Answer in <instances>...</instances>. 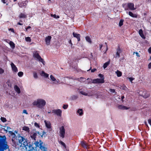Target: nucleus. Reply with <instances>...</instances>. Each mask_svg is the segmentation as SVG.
I'll return each instance as SVG.
<instances>
[{"mask_svg":"<svg viewBox=\"0 0 151 151\" xmlns=\"http://www.w3.org/2000/svg\"><path fill=\"white\" fill-rule=\"evenodd\" d=\"M18 139L19 141V144L18 145L19 146V149L22 151H24L26 148L29 145L27 139L20 136H18Z\"/></svg>","mask_w":151,"mask_h":151,"instance_id":"obj_1","label":"nucleus"},{"mask_svg":"<svg viewBox=\"0 0 151 151\" xmlns=\"http://www.w3.org/2000/svg\"><path fill=\"white\" fill-rule=\"evenodd\" d=\"M46 104L45 101L42 99H38L34 101L32 104L38 108L42 109L43 108Z\"/></svg>","mask_w":151,"mask_h":151,"instance_id":"obj_2","label":"nucleus"},{"mask_svg":"<svg viewBox=\"0 0 151 151\" xmlns=\"http://www.w3.org/2000/svg\"><path fill=\"white\" fill-rule=\"evenodd\" d=\"M34 144L35 145L36 148L37 147H39L42 151H47V147L42 145L43 142L41 140H38L35 141Z\"/></svg>","mask_w":151,"mask_h":151,"instance_id":"obj_3","label":"nucleus"},{"mask_svg":"<svg viewBox=\"0 0 151 151\" xmlns=\"http://www.w3.org/2000/svg\"><path fill=\"white\" fill-rule=\"evenodd\" d=\"M122 6L125 10H127L129 9L130 10H133L136 9L134 7V5L133 3H129L122 4Z\"/></svg>","mask_w":151,"mask_h":151,"instance_id":"obj_4","label":"nucleus"},{"mask_svg":"<svg viewBox=\"0 0 151 151\" xmlns=\"http://www.w3.org/2000/svg\"><path fill=\"white\" fill-rule=\"evenodd\" d=\"M44 134H45V133L43 132V134L41 135L40 134L39 132L38 131H33V132H32L30 134V137L32 139L36 140V139L37 136H39V137H40V136L42 137Z\"/></svg>","mask_w":151,"mask_h":151,"instance_id":"obj_5","label":"nucleus"},{"mask_svg":"<svg viewBox=\"0 0 151 151\" xmlns=\"http://www.w3.org/2000/svg\"><path fill=\"white\" fill-rule=\"evenodd\" d=\"M9 133L12 136V145L15 147H17V137L15 136L14 133L12 132H9Z\"/></svg>","mask_w":151,"mask_h":151,"instance_id":"obj_6","label":"nucleus"},{"mask_svg":"<svg viewBox=\"0 0 151 151\" xmlns=\"http://www.w3.org/2000/svg\"><path fill=\"white\" fill-rule=\"evenodd\" d=\"M33 57L36 60L42 63L44 65H45V62L37 52H35L34 53Z\"/></svg>","mask_w":151,"mask_h":151,"instance_id":"obj_7","label":"nucleus"},{"mask_svg":"<svg viewBox=\"0 0 151 151\" xmlns=\"http://www.w3.org/2000/svg\"><path fill=\"white\" fill-rule=\"evenodd\" d=\"M52 112L53 115H56L58 117H61L62 116V111L60 109H53Z\"/></svg>","mask_w":151,"mask_h":151,"instance_id":"obj_8","label":"nucleus"},{"mask_svg":"<svg viewBox=\"0 0 151 151\" xmlns=\"http://www.w3.org/2000/svg\"><path fill=\"white\" fill-rule=\"evenodd\" d=\"M60 136L61 137L63 138L65 137V129L64 126H62L59 128Z\"/></svg>","mask_w":151,"mask_h":151,"instance_id":"obj_9","label":"nucleus"},{"mask_svg":"<svg viewBox=\"0 0 151 151\" xmlns=\"http://www.w3.org/2000/svg\"><path fill=\"white\" fill-rule=\"evenodd\" d=\"M50 81L53 82V84H58L60 83L59 80L58 79H56L52 75H50Z\"/></svg>","mask_w":151,"mask_h":151,"instance_id":"obj_10","label":"nucleus"},{"mask_svg":"<svg viewBox=\"0 0 151 151\" xmlns=\"http://www.w3.org/2000/svg\"><path fill=\"white\" fill-rule=\"evenodd\" d=\"M33 145L29 144V146H27L24 151H37L36 147H35L33 146Z\"/></svg>","mask_w":151,"mask_h":151,"instance_id":"obj_11","label":"nucleus"},{"mask_svg":"<svg viewBox=\"0 0 151 151\" xmlns=\"http://www.w3.org/2000/svg\"><path fill=\"white\" fill-rule=\"evenodd\" d=\"M104 82V78H96L93 79L92 81V83H103Z\"/></svg>","mask_w":151,"mask_h":151,"instance_id":"obj_12","label":"nucleus"},{"mask_svg":"<svg viewBox=\"0 0 151 151\" xmlns=\"http://www.w3.org/2000/svg\"><path fill=\"white\" fill-rule=\"evenodd\" d=\"M142 91H140L139 92V95H141L143 96L144 98H147L149 95L148 93L146 91H144L142 93Z\"/></svg>","mask_w":151,"mask_h":151,"instance_id":"obj_13","label":"nucleus"},{"mask_svg":"<svg viewBox=\"0 0 151 151\" xmlns=\"http://www.w3.org/2000/svg\"><path fill=\"white\" fill-rule=\"evenodd\" d=\"M8 146L6 145L5 147H3L2 145L0 144V151H9Z\"/></svg>","mask_w":151,"mask_h":151,"instance_id":"obj_14","label":"nucleus"},{"mask_svg":"<svg viewBox=\"0 0 151 151\" xmlns=\"http://www.w3.org/2000/svg\"><path fill=\"white\" fill-rule=\"evenodd\" d=\"M122 51L119 47H118L116 49V52L115 56V58H119L120 57V54L122 52Z\"/></svg>","mask_w":151,"mask_h":151,"instance_id":"obj_15","label":"nucleus"},{"mask_svg":"<svg viewBox=\"0 0 151 151\" xmlns=\"http://www.w3.org/2000/svg\"><path fill=\"white\" fill-rule=\"evenodd\" d=\"M28 2L27 1H24L22 2H19L18 4L19 6L20 7H26L27 5Z\"/></svg>","mask_w":151,"mask_h":151,"instance_id":"obj_16","label":"nucleus"},{"mask_svg":"<svg viewBox=\"0 0 151 151\" xmlns=\"http://www.w3.org/2000/svg\"><path fill=\"white\" fill-rule=\"evenodd\" d=\"M11 65L12 71L16 73H17L18 71V69L15 65L13 63H12L11 64Z\"/></svg>","mask_w":151,"mask_h":151,"instance_id":"obj_17","label":"nucleus"},{"mask_svg":"<svg viewBox=\"0 0 151 151\" xmlns=\"http://www.w3.org/2000/svg\"><path fill=\"white\" fill-rule=\"evenodd\" d=\"M51 38V37L50 36H48L45 38V41L47 45H50Z\"/></svg>","mask_w":151,"mask_h":151,"instance_id":"obj_18","label":"nucleus"},{"mask_svg":"<svg viewBox=\"0 0 151 151\" xmlns=\"http://www.w3.org/2000/svg\"><path fill=\"white\" fill-rule=\"evenodd\" d=\"M118 109L121 110L128 109H129V108L123 105L118 106Z\"/></svg>","mask_w":151,"mask_h":151,"instance_id":"obj_19","label":"nucleus"},{"mask_svg":"<svg viewBox=\"0 0 151 151\" xmlns=\"http://www.w3.org/2000/svg\"><path fill=\"white\" fill-rule=\"evenodd\" d=\"M44 122L45 123L46 127L47 128L50 129L51 128V123L50 122L45 120Z\"/></svg>","mask_w":151,"mask_h":151,"instance_id":"obj_20","label":"nucleus"},{"mask_svg":"<svg viewBox=\"0 0 151 151\" xmlns=\"http://www.w3.org/2000/svg\"><path fill=\"white\" fill-rule=\"evenodd\" d=\"M76 113L80 116H82L83 114V110L81 109H78Z\"/></svg>","mask_w":151,"mask_h":151,"instance_id":"obj_21","label":"nucleus"},{"mask_svg":"<svg viewBox=\"0 0 151 151\" xmlns=\"http://www.w3.org/2000/svg\"><path fill=\"white\" fill-rule=\"evenodd\" d=\"M81 146L84 148H87L89 145H88L84 141H82L81 142Z\"/></svg>","mask_w":151,"mask_h":151,"instance_id":"obj_22","label":"nucleus"},{"mask_svg":"<svg viewBox=\"0 0 151 151\" xmlns=\"http://www.w3.org/2000/svg\"><path fill=\"white\" fill-rule=\"evenodd\" d=\"M73 35L74 37H76L78 41H80V35L79 34H77L76 33H75L74 32H73Z\"/></svg>","mask_w":151,"mask_h":151,"instance_id":"obj_23","label":"nucleus"},{"mask_svg":"<svg viewBox=\"0 0 151 151\" xmlns=\"http://www.w3.org/2000/svg\"><path fill=\"white\" fill-rule=\"evenodd\" d=\"M78 91H79V93L83 95H85V96H89V95H88V93H87L86 92H85V91H82L81 90V88L80 87L79 89H78Z\"/></svg>","mask_w":151,"mask_h":151,"instance_id":"obj_24","label":"nucleus"},{"mask_svg":"<svg viewBox=\"0 0 151 151\" xmlns=\"http://www.w3.org/2000/svg\"><path fill=\"white\" fill-rule=\"evenodd\" d=\"M40 74L41 76H43L45 78H48L49 76V74L45 73L43 71H42V72L40 73Z\"/></svg>","mask_w":151,"mask_h":151,"instance_id":"obj_25","label":"nucleus"},{"mask_svg":"<svg viewBox=\"0 0 151 151\" xmlns=\"http://www.w3.org/2000/svg\"><path fill=\"white\" fill-rule=\"evenodd\" d=\"M20 18H26L27 17V15L25 14V13H21L19 16Z\"/></svg>","mask_w":151,"mask_h":151,"instance_id":"obj_26","label":"nucleus"},{"mask_svg":"<svg viewBox=\"0 0 151 151\" xmlns=\"http://www.w3.org/2000/svg\"><path fill=\"white\" fill-rule=\"evenodd\" d=\"M127 14H128L129 16L133 17L136 18L137 17V16L135 14H134L131 12H127Z\"/></svg>","mask_w":151,"mask_h":151,"instance_id":"obj_27","label":"nucleus"},{"mask_svg":"<svg viewBox=\"0 0 151 151\" xmlns=\"http://www.w3.org/2000/svg\"><path fill=\"white\" fill-rule=\"evenodd\" d=\"M14 89L15 91L18 93H20V90L19 88L17 85H15L14 87Z\"/></svg>","mask_w":151,"mask_h":151,"instance_id":"obj_28","label":"nucleus"},{"mask_svg":"<svg viewBox=\"0 0 151 151\" xmlns=\"http://www.w3.org/2000/svg\"><path fill=\"white\" fill-rule=\"evenodd\" d=\"M139 34L140 36L143 39L145 38V37L143 34V31L142 29H140L139 30Z\"/></svg>","mask_w":151,"mask_h":151,"instance_id":"obj_29","label":"nucleus"},{"mask_svg":"<svg viewBox=\"0 0 151 151\" xmlns=\"http://www.w3.org/2000/svg\"><path fill=\"white\" fill-rule=\"evenodd\" d=\"M3 129L5 131H6V132L8 131L9 132H12L11 131H9V130L11 129L9 127L4 126V127L3 128Z\"/></svg>","mask_w":151,"mask_h":151,"instance_id":"obj_30","label":"nucleus"},{"mask_svg":"<svg viewBox=\"0 0 151 151\" xmlns=\"http://www.w3.org/2000/svg\"><path fill=\"white\" fill-rule=\"evenodd\" d=\"M11 46V47L13 49L15 47V44L14 43L11 41H9V43Z\"/></svg>","mask_w":151,"mask_h":151,"instance_id":"obj_31","label":"nucleus"},{"mask_svg":"<svg viewBox=\"0 0 151 151\" xmlns=\"http://www.w3.org/2000/svg\"><path fill=\"white\" fill-rule=\"evenodd\" d=\"M116 73L118 77H120L122 75V72L119 71L118 70H117L116 71Z\"/></svg>","mask_w":151,"mask_h":151,"instance_id":"obj_32","label":"nucleus"},{"mask_svg":"<svg viewBox=\"0 0 151 151\" xmlns=\"http://www.w3.org/2000/svg\"><path fill=\"white\" fill-rule=\"evenodd\" d=\"M78 80L80 82H84L86 81V79L84 78L81 77L79 78H78Z\"/></svg>","mask_w":151,"mask_h":151,"instance_id":"obj_33","label":"nucleus"},{"mask_svg":"<svg viewBox=\"0 0 151 151\" xmlns=\"http://www.w3.org/2000/svg\"><path fill=\"white\" fill-rule=\"evenodd\" d=\"M110 62L108 61L107 62H106L103 65V67L104 69L105 68L107 67V66L109 64Z\"/></svg>","mask_w":151,"mask_h":151,"instance_id":"obj_34","label":"nucleus"},{"mask_svg":"<svg viewBox=\"0 0 151 151\" xmlns=\"http://www.w3.org/2000/svg\"><path fill=\"white\" fill-rule=\"evenodd\" d=\"M51 17H53L54 18L58 19L60 18V17L58 15H56V14H51Z\"/></svg>","mask_w":151,"mask_h":151,"instance_id":"obj_35","label":"nucleus"},{"mask_svg":"<svg viewBox=\"0 0 151 151\" xmlns=\"http://www.w3.org/2000/svg\"><path fill=\"white\" fill-rule=\"evenodd\" d=\"M86 39L87 41L88 42L90 43H91V38H90L88 36L86 37Z\"/></svg>","mask_w":151,"mask_h":151,"instance_id":"obj_36","label":"nucleus"},{"mask_svg":"<svg viewBox=\"0 0 151 151\" xmlns=\"http://www.w3.org/2000/svg\"><path fill=\"white\" fill-rule=\"evenodd\" d=\"M23 130L28 132L29 130V128L27 127L24 126L23 127Z\"/></svg>","mask_w":151,"mask_h":151,"instance_id":"obj_37","label":"nucleus"},{"mask_svg":"<svg viewBox=\"0 0 151 151\" xmlns=\"http://www.w3.org/2000/svg\"><path fill=\"white\" fill-rule=\"evenodd\" d=\"M124 22V20L123 19H121L120 21L119 25L120 27H121L123 24V23Z\"/></svg>","mask_w":151,"mask_h":151,"instance_id":"obj_38","label":"nucleus"},{"mask_svg":"<svg viewBox=\"0 0 151 151\" xmlns=\"http://www.w3.org/2000/svg\"><path fill=\"white\" fill-rule=\"evenodd\" d=\"M23 75V73L22 72H19L18 73V75L19 77H22Z\"/></svg>","mask_w":151,"mask_h":151,"instance_id":"obj_39","label":"nucleus"},{"mask_svg":"<svg viewBox=\"0 0 151 151\" xmlns=\"http://www.w3.org/2000/svg\"><path fill=\"white\" fill-rule=\"evenodd\" d=\"M25 39L26 41L27 42H30L31 41V39L29 37H26Z\"/></svg>","mask_w":151,"mask_h":151,"instance_id":"obj_40","label":"nucleus"},{"mask_svg":"<svg viewBox=\"0 0 151 151\" xmlns=\"http://www.w3.org/2000/svg\"><path fill=\"white\" fill-rule=\"evenodd\" d=\"M87 80L88 81V84L91 83H92V81L93 80L89 78H88Z\"/></svg>","mask_w":151,"mask_h":151,"instance_id":"obj_41","label":"nucleus"},{"mask_svg":"<svg viewBox=\"0 0 151 151\" xmlns=\"http://www.w3.org/2000/svg\"><path fill=\"white\" fill-rule=\"evenodd\" d=\"M1 119L3 122H5L6 121V119L5 118L3 117H1Z\"/></svg>","mask_w":151,"mask_h":151,"instance_id":"obj_42","label":"nucleus"},{"mask_svg":"<svg viewBox=\"0 0 151 151\" xmlns=\"http://www.w3.org/2000/svg\"><path fill=\"white\" fill-rule=\"evenodd\" d=\"M127 79H128L132 83V81L134 79V78H132V77H128L127 78Z\"/></svg>","mask_w":151,"mask_h":151,"instance_id":"obj_43","label":"nucleus"},{"mask_svg":"<svg viewBox=\"0 0 151 151\" xmlns=\"http://www.w3.org/2000/svg\"><path fill=\"white\" fill-rule=\"evenodd\" d=\"M68 104H67V105L64 104L63 105V109H66L68 108Z\"/></svg>","mask_w":151,"mask_h":151,"instance_id":"obj_44","label":"nucleus"},{"mask_svg":"<svg viewBox=\"0 0 151 151\" xmlns=\"http://www.w3.org/2000/svg\"><path fill=\"white\" fill-rule=\"evenodd\" d=\"M33 76L35 78H37V75L36 73L35 72L33 73Z\"/></svg>","mask_w":151,"mask_h":151,"instance_id":"obj_45","label":"nucleus"},{"mask_svg":"<svg viewBox=\"0 0 151 151\" xmlns=\"http://www.w3.org/2000/svg\"><path fill=\"white\" fill-rule=\"evenodd\" d=\"M4 71L2 68H0V74H1L4 73Z\"/></svg>","mask_w":151,"mask_h":151,"instance_id":"obj_46","label":"nucleus"},{"mask_svg":"<svg viewBox=\"0 0 151 151\" xmlns=\"http://www.w3.org/2000/svg\"><path fill=\"white\" fill-rule=\"evenodd\" d=\"M60 144L62 145L64 147H66V145H65V143L64 142H62V141H61L60 142Z\"/></svg>","mask_w":151,"mask_h":151,"instance_id":"obj_47","label":"nucleus"},{"mask_svg":"<svg viewBox=\"0 0 151 151\" xmlns=\"http://www.w3.org/2000/svg\"><path fill=\"white\" fill-rule=\"evenodd\" d=\"M109 91L111 92V93H115V90H114V89H110L109 90Z\"/></svg>","mask_w":151,"mask_h":151,"instance_id":"obj_48","label":"nucleus"},{"mask_svg":"<svg viewBox=\"0 0 151 151\" xmlns=\"http://www.w3.org/2000/svg\"><path fill=\"white\" fill-rule=\"evenodd\" d=\"M134 53H135L136 54V55L138 57H140V55H139V53L137 52H134V53L133 54H134Z\"/></svg>","mask_w":151,"mask_h":151,"instance_id":"obj_49","label":"nucleus"},{"mask_svg":"<svg viewBox=\"0 0 151 151\" xmlns=\"http://www.w3.org/2000/svg\"><path fill=\"white\" fill-rule=\"evenodd\" d=\"M23 113L25 114H28V113L27 112V111L26 110H24L23 111Z\"/></svg>","mask_w":151,"mask_h":151,"instance_id":"obj_50","label":"nucleus"},{"mask_svg":"<svg viewBox=\"0 0 151 151\" xmlns=\"http://www.w3.org/2000/svg\"><path fill=\"white\" fill-rule=\"evenodd\" d=\"M99 76L101 78H104L103 75L101 74H100L99 75Z\"/></svg>","mask_w":151,"mask_h":151,"instance_id":"obj_51","label":"nucleus"},{"mask_svg":"<svg viewBox=\"0 0 151 151\" xmlns=\"http://www.w3.org/2000/svg\"><path fill=\"white\" fill-rule=\"evenodd\" d=\"M69 43L70 44V45H71V47H72V45H73V44L71 42V40H70L69 41Z\"/></svg>","mask_w":151,"mask_h":151,"instance_id":"obj_52","label":"nucleus"},{"mask_svg":"<svg viewBox=\"0 0 151 151\" xmlns=\"http://www.w3.org/2000/svg\"><path fill=\"white\" fill-rule=\"evenodd\" d=\"M148 122L149 124L151 126V119H149L148 120Z\"/></svg>","mask_w":151,"mask_h":151,"instance_id":"obj_53","label":"nucleus"},{"mask_svg":"<svg viewBox=\"0 0 151 151\" xmlns=\"http://www.w3.org/2000/svg\"><path fill=\"white\" fill-rule=\"evenodd\" d=\"M96 70V68H93V69H92L91 70V72H93L95 71Z\"/></svg>","mask_w":151,"mask_h":151,"instance_id":"obj_54","label":"nucleus"},{"mask_svg":"<svg viewBox=\"0 0 151 151\" xmlns=\"http://www.w3.org/2000/svg\"><path fill=\"white\" fill-rule=\"evenodd\" d=\"M148 67L149 69L151 68V62L148 65Z\"/></svg>","mask_w":151,"mask_h":151,"instance_id":"obj_55","label":"nucleus"},{"mask_svg":"<svg viewBox=\"0 0 151 151\" xmlns=\"http://www.w3.org/2000/svg\"><path fill=\"white\" fill-rule=\"evenodd\" d=\"M9 30H11L12 32H14V30L13 29H12V28L9 29Z\"/></svg>","mask_w":151,"mask_h":151,"instance_id":"obj_56","label":"nucleus"},{"mask_svg":"<svg viewBox=\"0 0 151 151\" xmlns=\"http://www.w3.org/2000/svg\"><path fill=\"white\" fill-rule=\"evenodd\" d=\"M148 51L149 53H151V47L149 48Z\"/></svg>","mask_w":151,"mask_h":151,"instance_id":"obj_57","label":"nucleus"},{"mask_svg":"<svg viewBox=\"0 0 151 151\" xmlns=\"http://www.w3.org/2000/svg\"><path fill=\"white\" fill-rule=\"evenodd\" d=\"M35 126H36L37 127H39V125H38V124L37 123H35Z\"/></svg>","mask_w":151,"mask_h":151,"instance_id":"obj_58","label":"nucleus"},{"mask_svg":"<svg viewBox=\"0 0 151 151\" xmlns=\"http://www.w3.org/2000/svg\"><path fill=\"white\" fill-rule=\"evenodd\" d=\"M1 1L4 4H5L6 3V0H1Z\"/></svg>","mask_w":151,"mask_h":151,"instance_id":"obj_59","label":"nucleus"},{"mask_svg":"<svg viewBox=\"0 0 151 151\" xmlns=\"http://www.w3.org/2000/svg\"><path fill=\"white\" fill-rule=\"evenodd\" d=\"M31 28V27L30 26H28V27L27 28H26V31H27V29H30Z\"/></svg>","mask_w":151,"mask_h":151,"instance_id":"obj_60","label":"nucleus"},{"mask_svg":"<svg viewBox=\"0 0 151 151\" xmlns=\"http://www.w3.org/2000/svg\"><path fill=\"white\" fill-rule=\"evenodd\" d=\"M124 98V96H122L121 97L122 100V101H123V99Z\"/></svg>","mask_w":151,"mask_h":151,"instance_id":"obj_61","label":"nucleus"},{"mask_svg":"<svg viewBox=\"0 0 151 151\" xmlns=\"http://www.w3.org/2000/svg\"><path fill=\"white\" fill-rule=\"evenodd\" d=\"M127 88L126 86H124L123 88V89L124 90H126Z\"/></svg>","mask_w":151,"mask_h":151,"instance_id":"obj_62","label":"nucleus"},{"mask_svg":"<svg viewBox=\"0 0 151 151\" xmlns=\"http://www.w3.org/2000/svg\"><path fill=\"white\" fill-rule=\"evenodd\" d=\"M99 47H100V50H101L102 47V45H100Z\"/></svg>","mask_w":151,"mask_h":151,"instance_id":"obj_63","label":"nucleus"},{"mask_svg":"<svg viewBox=\"0 0 151 151\" xmlns=\"http://www.w3.org/2000/svg\"><path fill=\"white\" fill-rule=\"evenodd\" d=\"M17 24L19 25H23V24L22 23H20V22L18 23Z\"/></svg>","mask_w":151,"mask_h":151,"instance_id":"obj_64","label":"nucleus"}]
</instances>
